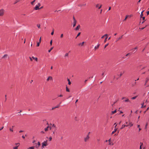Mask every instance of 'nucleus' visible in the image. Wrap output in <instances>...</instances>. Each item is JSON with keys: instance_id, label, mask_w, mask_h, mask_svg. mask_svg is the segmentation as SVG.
I'll list each match as a JSON object with an SVG mask.
<instances>
[{"instance_id": "obj_27", "label": "nucleus", "mask_w": 149, "mask_h": 149, "mask_svg": "<svg viewBox=\"0 0 149 149\" xmlns=\"http://www.w3.org/2000/svg\"><path fill=\"white\" fill-rule=\"evenodd\" d=\"M68 84L69 85H70L71 84V82H70V80L69 79H68Z\"/></svg>"}, {"instance_id": "obj_55", "label": "nucleus", "mask_w": 149, "mask_h": 149, "mask_svg": "<svg viewBox=\"0 0 149 149\" xmlns=\"http://www.w3.org/2000/svg\"><path fill=\"white\" fill-rule=\"evenodd\" d=\"M147 15H148L149 14V11L147 12Z\"/></svg>"}, {"instance_id": "obj_25", "label": "nucleus", "mask_w": 149, "mask_h": 149, "mask_svg": "<svg viewBox=\"0 0 149 149\" xmlns=\"http://www.w3.org/2000/svg\"><path fill=\"white\" fill-rule=\"evenodd\" d=\"M149 80V78L147 77L146 79V83H147V82H148V81Z\"/></svg>"}, {"instance_id": "obj_52", "label": "nucleus", "mask_w": 149, "mask_h": 149, "mask_svg": "<svg viewBox=\"0 0 149 149\" xmlns=\"http://www.w3.org/2000/svg\"><path fill=\"white\" fill-rule=\"evenodd\" d=\"M145 28V27H143V28H140L139 29H141V30H143V29H144Z\"/></svg>"}, {"instance_id": "obj_16", "label": "nucleus", "mask_w": 149, "mask_h": 149, "mask_svg": "<svg viewBox=\"0 0 149 149\" xmlns=\"http://www.w3.org/2000/svg\"><path fill=\"white\" fill-rule=\"evenodd\" d=\"M52 127L54 128H55V130H56L57 128H56V125L54 124H53V125H52Z\"/></svg>"}, {"instance_id": "obj_40", "label": "nucleus", "mask_w": 149, "mask_h": 149, "mask_svg": "<svg viewBox=\"0 0 149 149\" xmlns=\"http://www.w3.org/2000/svg\"><path fill=\"white\" fill-rule=\"evenodd\" d=\"M68 53H66L65 54V56H68Z\"/></svg>"}, {"instance_id": "obj_53", "label": "nucleus", "mask_w": 149, "mask_h": 149, "mask_svg": "<svg viewBox=\"0 0 149 149\" xmlns=\"http://www.w3.org/2000/svg\"><path fill=\"white\" fill-rule=\"evenodd\" d=\"M59 107V105H58L56 107H56V108H58Z\"/></svg>"}, {"instance_id": "obj_15", "label": "nucleus", "mask_w": 149, "mask_h": 149, "mask_svg": "<svg viewBox=\"0 0 149 149\" xmlns=\"http://www.w3.org/2000/svg\"><path fill=\"white\" fill-rule=\"evenodd\" d=\"M117 128H115L114 130L112 132V134H114L117 131Z\"/></svg>"}, {"instance_id": "obj_63", "label": "nucleus", "mask_w": 149, "mask_h": 149, "mask_svg": "<svg viewBox=\"0 0 149 149\" xmlns=\"http://www.w3.org/2000/svg\"><path fill=\"white\" fill-rule=\"evenodd\" d=\"M22 137L23 139H25V137L24 136H22Z\"/></svg>"}, {"instance_id": "obj_5", "label": "nucleus", "mask_w": 149, "mask_h": 149, "mask_svg": "<svg viewBox=\"0 0 149 149\" xmlns=\"http://www.w3.org/2000/svg\"><path fill=\"white\" fill-rule=\"evenodd\" d=\"M40 5L41 4L40 3H38V5H37L34 8V9L36 10H38L39 9V8L40 6Z\"/></svg>"}, {"instance_id": "obj_19", "label": "nucleus", "mask_w": 149, "mask_h": 149, "mask_svg": "<svg viewBox=\"0 0 149 149\" xmlns=\"http://www.w3.org/2000/svg\"><path fill=\"white\" fill-rule=\"evenodd\" d=\"M49 126H48L47 127L45 128V131L46 132L48 130V128H49Z\"/></svg>"}, {"instance_id": "obj_14", "label": "nucleus", "mask_w": 149, "mask_h": 149, "mask_svg": "<svg viewBox=\"0 0 149 149\" xmlns=\"http://www.w3.org/2000/svg\"><path fill=\"white\" fill-rule=\"evenodd\" d=\"M32 58L33 59H34L36 61H38V58H37V57H34L33 56H32Z\"/></svg>"}, {"instance_id": "obj_32", "label": "nucleus", "mask_w": 149, "mask_h": 149, "mask_svg": "<svg viewBox=\"0 0 149 149\" xmlns=\"http://www.w3.org/2000/svg\"><path fill=\"white\" fill-rule=\"evenodd\" d=\"M9 130L10 131H11V132H13V129L12 128H10V129H9Z\"/></svg>"}, {"instance_id": "obj_49", "label": "nucleus", "mask_w": 149, "mask_h": 149, "mask_svg": "<svg viewBox=\"0 0 149 149\" xmlns=\"http://www.w3.org/2000/svg\"><path fill=\"white\" fill-rule=\"evenodd\" d=\"M29 59H30V60L32 61V58L30 57H29Z\"/></svg>"}, {"instance_id": "obj_61", "label": "nucleus", "mask_w": 149, "mask_h": 149, "mask_svg": "<svg viewBox=\"0 0 149 149\" xmlns=\"http://www.w3.org/2000/svg\"><path fill=\"white\" fill-rule=\"evenodd\" d=\"M23 132V131H22V130H20L19 131V132L20 133H21V132Z\"/></svg>"}, {"instance_id": "obj_58", "label": "nucleus", "mask_w": 149, "mask_h": 149, "mask_svg": "<svg viewBox=\"0 0 149 149\" xmlns=\"http://www.w3.org/2000/svg\"><path fill=\"white\" fill-rule=\"evenodd\" d=\"M142 19L143 20H145V17H142Z\"/></svg>"}, {"instance_id": "obj_12", "label": "nucleus", "mask_w": 149, "mask_h": 149, "mask_svg": "<svg viewBox=\"0 0 149 149\" xmlns=\"http://www.w3.org/2000/svg\"><path fill=\"white\" fill-rule=\"evenodd\" d=\"M123 36V35L121 36V37H119L118 38H117V39L116 40V42H117L119 40H120L122 38Z\"/></svg>"}, {"instance_id": "obj_10", "label": "nucleus", "mask_w": 149, "mask_h": 149, "mask_svg": "<svg viewBox=\"0 0 149 149\" xmlns=\"http://www.w3.org/2000/svg\"><path fill=\"white\" fill-rule=\"evenodd\" d=\"M111 139H110L109 140H108V141H109V145H113V143H112L111 142Z\"/></svg>"}, {"instance_id": "obj_36", "label": "nucleus", "mask_w": 149, "mask_h": 149, "mask_svg": "<svg viewBox=\"0 0 149 149\" xmlns=\"http://www.w3.org/2000/svg\"><path fill=\"white\" fill-rule=\"evenodd\" d=\"M128 17V15H127L126 16V17H125V19H124V21H125L126 20Z\"/></svg>"}, {"instance_id": "obj_34", "label": "nucleus", "mask_w": 149, "mask_h": 149, "mask_svg": "<svg viewBox=\"0 0 149 149\" xmlns=\"http://www.w3.org/2000/svg\"><path fill=\"white\" fill-rule=\"evenodd\" d=\"M35 1H36V0H34L33 1H32L31 2V4L32 5H33V3L35 2Z\"/></svg>"}, {"instance_id": "obj_31", "label": "nucleus", "mask_w": 149, "mask_h": 149, "mask_svg": "<svg viewBox=\"0 0 149 149\" xmlns=\"http://www.w3.org/2000/svg\"><path fill=\"white\" fill-rule=\"evenodd\" d=\"M37 26L38 27V28H40V24H38L37 25Z\"/></svg>"}, {"instance_id": "obj_7", "label": "nucleus", "mask_w": 149, "mask_h": 149, "mask_svg": "<svg viewBox=\"0 0 149 149\" xmlns=\"http://www.w3.org/2000/svg\"><path fill=\"white\" fill-rule=\"evenodd\" d=\"M53 80L52 77L51 76H49L47 79V81H48L49 80Z\"/></svg>"}, {"instance_id": "obj_28", "label": "nucleus", "mask_w": 149, "mask_h": 149, "mask_svg": "<svg viewBox=\"0 0 149 149\" xmlns=\"http://www.w3.org/2000/svg\"><path fill=\"white\" fill-rule=\"evenodd\" d=\"M28 149H34V147L32 146L31 147H29L28 148Z\"/></svg>"}, {"instance_id": "obj_62", "label": "nucleus", "mask_w": 149, "mask_h": 149, "mask_svg": "<svg viewBox=\"0 0 149 149\" xmlns=\"http://www.w3.org/2000/svg\"><path fill=\"white\" fill-rule=\"evenodd\" d=\"M39 41H40V42H41V37H40V38Z\"/></svg>"}, {"instance_id": "obj_6", "label": "nucleus", "mask_w": 149, "mask_h": 149, "mask_svg": "<svg viewBox=\"0 0 149 149\" xmlns=\"http://www.w3.org/2000/svg\"><path fill=\"white\" fill-rule=\"evenodd\" d=\"M125 123L126 124H127V125H129V126H130V127H132L133 125L132 123L131 122H130V121H129L128 123V122H126Z\"/></svg>"}, {"instance_id": "obj_41", "label": "nucleus", "mask_w": 149, "mask_h": 149, "mask_svg": "<svg viewBox=\"0 0 149 149\" xmlns=\"http://www.w3.org/2000/svg\"><path fill=\"white\" fill-rule=\"evenodd\" d=\"M107 37L105 38V39L104 40V42H105L107 41Z\"/></svg>"}, {"instance_id": "obj_30", "label": "nucleus", "mask_w": 149, "mask_h": 149, "mask_svg": "<svg viewBox=\"0 0 149 149\" xmlns=\"http://www.w3.org/2000/svg\"><path fill=\"white\" fill-rule=\"evenodd\" d=\"M140 144H141V145H140V149H141V146H142V145H143V143H142L141 142L140 143Z\"/></svg>"}, {"instance_id": "obj_48", "label": "nucleus", "mask_w": 149, "mask_h": 149, "mask_svg": "<svg viewBox=\"0 0 149 149\" xmlns=\"http://www.w3.org/2000/svg\"><path fill=\"white\" fill-rule=\"evenodd\" d=\"M54 32L53 31H52L51 33V35H53L54 34Z\"/></svg>"}, {"instance_id": "obj_33", "label": "nucleus", "mask_w": 149, "mask_h": 149, "mask_svg": "<svg viewBox=\"0 0 149 149\" xmlns=\"http://www.w3.org/2000/svg\"><path fill=\"white\" fill-rule=\"evenodd\" d=\"M137 97V96H135L134 97H132L131 99L132 100L135 99Z\"/></svg>"}, {"instance_id": "obj_46", "label": "nucleus", "mask_w": 149, "mask_h": 149, "mask_svg": "<svg viewBox=\"0 0 149 149\" xmlns=\"http://www.w3.org/2000/svg\"><path fill=\"white\" fill-rule=\"evenodd\" d=\"M52 40H51L50 42V45H52Z\"/></svg>"}, {"instance_id": "obj_17", "label": "nucleus", "mask_w": 149, "mask_h": 149, "mask_svg": "<svg viewBox=\"0 0 149 149\" xmlns=\"http://www.w3.org/2000/svg\"><path fill=\"white\" fill-rule=\"evenodd\" d=\"M80 25H79L78 26H77V27L75 29V30H78L79 29V28H80Z\"/></svg>"}, {"instance_id": "obj_11", "label": "nucleus", "mask_w": 149, "mask_h": 149, "mask_svg": "<svg viewBox=\"0 0 149 149\" xmlns=\"http://www.w3.org/2000/svg\"><path fill=\"white\" fill-rule=\"evenodd\" d=\"M76 22H77V21H73V27H74L75 26Z\"/></svg>"}, {"instance_id": "obj_35", "label": "nucleus", "mask_w": 149, "mask_h": 149, "mask_svg": "<svg viewBox=\"0 0 149 149\" xmlns=\"http://www.w3.org/2000/svg\"><path fill=\"white\" fill-rule=\"evenodd\" d=\"M53 47H52L50 49L48 50V52H50L53 49Z\"/></svg>"}, {"instance_id": "obj_64", "label": "nucleus", "mask_w": 149, "mask_h": 149, "mask_svg": "<svg viewBox=\"0 0 149 149\" xmlns=\"http://www.w3.org/2000/svg\"><path fill=\"white\" fill-rule=\"evenodd\" d=\"M51 128H52L51 127L49 126V128H48V129H50V130H51Z\"/></svg>"}, {"instance_id": "obj_21", "label": "nucleus", "mask_w": 149, "mask_h": 149, "mask_svg": "<svg viewBox=\"0 0 149 149\" xmlns=\"http://www.w3.org/2000/svg\"><path fill=\"white\" fill-rule=\"evenodd\" d=\"M66 91L67 92H69L70 91V90H69V89L68 88L67 86H66Z\"/></svg>"}, {"instance_id": "obj_45", "label": "nucleus", "mask_w": 149, "mask_h": 149, "mask_svg": "<svg viewBox=\"0 0 149 149\" xmlns=\"http://www.w3.org/2000/svg\"><path fill=\"white\" fill-rule=\"evenodd\" d=\"M108 45H109V44H108V43H107V44H106L105 45V46H104V48H106V47H107V46Z\"/></svg>"}, {"instance_id": "obj_42", "label": "nucleus", "mask_w": 149, "mask_h": 149, "mask_svg": "<svg viewBox=\"0 0 149 149\" xmlns=\"http://www.w3.org/2000/svg\"><path fill=\"white\" fill-rule=\"evenodd\" d=\"M123 73H122V72H121L120 74V77H121Z\"/></svg>"}, {"instance_id": "obj_2", "label": "nucleus", "mask_w": 149, "mask_h": 149, "mask_svg": "<svg viewBox=\"0 0 149 149\" xmlns=\"http://www.w3.org/2000/svg\"><path fill=\"white\" fill-rule=\"evenodd\" d=\"M90 137L89 136V135H87L86 137H85L84 138V141L85 142H86L88 141Z\"/></svg>"}, {"instance_id": "obj_22", "label": "nucleus", "mask_w": 149, "mask_h": 149, "mask_svg": "<svg viewBox=\"0 0 149 149\" xmlns=\"http://www.w3.org/2000/svg\"><path fill=\"white\" fill-rule=\"evenodd\" d=\"M38 146H36V148H38V147L39 146H40V142H38Z\"/></svg>"}, {"instance_id": "obj_23", "label": "nucleus", "mask_w": 149, "mask_h": 149, "mask_svg": "<svg viewBox=\"0 0 149 149\" xmlns=\"http://www.w3.org/2000/svg\"><path fill=\"white\" fill-rule=\"evenodd\" d=\"M138 48V47H135L132 50H133V52H134V51L136 50V49H137Z\"/></svg>"}, {"instance_id": "obj_54", "label": "nucleus", "mask_w": 149, "mask_h": 149, "mask_svg": "<svg viewBox=\"0 0 149 149\" xmlns=\"http://www.w3.org/2000/svg\"><path fill=\"white\" fill-rule=\"evenodd\" d=\"M3 128V127H2L0 129V131Z\"/></svg>"}, {"instance_id": "obj_1", "label": "nucleus", "mask_w": 149, "mask_h": 149, "mask_svg": "<svg viewBox=\"0 0 149 149\" xmlns=\"http://www.w3.org/2000/svg\"><path fill=\"white\" fill-rule=\"evenodd\" d=\"M47 140L44 141V142H42V148H44L45 146H46L48 145V144L47 143Z\"/></svg>"}, {"instance_id": "obj_38", "label": "nucleus", "mask_w": 149, "mask_h": 149, "mask_svg": "<svg viewBox=\"0 0 149 149\" xmlns=\"http://www.w3.org/2000/svg\"><path fill=\"white\" fill-rule=\"evenodd\" d=\"M63 34H61V36H60V38H63Z\"/></svg>"}, {"instance_id": "obj_57", "label": "nucleus", "mask_w": 149, "mask_h": 149, "mask_svg": "<svg viewBox=\"0 0 149 149\" xmlns=\"http://www.w3.org/2000/svg\"><path fill=\"white\" fill-rule=\"evenodd\" d=\"M19 1H17L14 4L16 3L17 2H19Z\"/></svg>"}, {"instance_id": "obj_8", "label": "nucleus", "mask_w": 149, "mask_h": 149, "mask_svg": "<svg viewBox=\"0 0 149 149\" xmlns=\"http://www.w3.org/2000/svg\"><path fill=\"white\" fill-rule=\"evenodd\" d=\"M102 6L101 4L100 5L99 4H97L96 5V7L98 8V9H100L101 8Z\"/></svg>"}, {"instance_id": "obj_3", "label": "nucleus", "mask_w": 149, "mask_h": 149, "mask_svg": "<svg viewBox=\"0 0 149 149\" xmlns=\"http://www.w3.org/2000/svg\"><path fill=\"white\" fill-rule=\"evenodd\" d=\"M5 11L3 9L0 10V16H3L4 13Z\"/></svg>"}, {"instance_id": "obj_51", "label": "nucleus", "mask_w": 149, "mask_h": 149, "mask_svg": "<svg viewBox=\"0 0 149 149\" xmlns=\"http://www.w3.org/2000/svg\"><path fill=\"white\" fill-rule=\"evenodd\" d=\"M73 21H76V20L75 19V18L74 17H73Z\"/></svg>"}, {"instance_id": "obj_13", "label": "nucleus", "mask_w": 149, "mask_h": 149, "mask_svg": "<svg viewBox=\"0 0 149 149\" xmlns=\"http://www.w3.org/2000/svg\"><path fill=\"white\" fill-rule=\"evenodd\" d=\"M8 57V55L6 54L4 55L2 57L3 58H6Z\"/></svg>"}, {"instance_id": "obj_43", "label": "nucleus", "mask_w": 149, "mask_h": 149, "mask_svg": "<svg viewBox=\"0 0 149 149\" xmlns=\"http://www.w3.org/2000/svg\"><path fill=\"white\" fill-rule=\"evenodd\" d=\"M18 146H16V147H14L13 148V149H18Z\"/></svg>"}, {"instance_id": "obj_59", "label": "nucleus", "mask_w": 149, "mask_h": 149, "mask_svg": "<svg viewBox=\"0 0 149 149\" xmlns=\"http://www.w3.org/2000/svg\"><path fill=\"white\" fill-rule=\"evenodd\" d=\"M58 96L59 97H62L63 96V95H60Z\"/></svg>"}, {"instance_id": "obj_39", "label": "nucleus", "mask_w": 149, "mask_h": 149, "mask_svg": "<svg viewBox=\"0 0 149 149\" xmlns=\"http://www.w3.org/2000/svg\"><path fill=\"white\" fill-rule=\"evenodd\" d=\"M39 45H40V43H39L38 42H37V45H36V46L37 47H38L39 46Z\"/></svg>"}, {"instance_id": "obj_18", "label": "nucleus", "mask_w": 149, "mask_h": 149, "mask_svg": "<svg viewBox=\"0 0 149 149\" xmlns=\"http://www.w3.org/2000/svg\"><path fill=\"white\" fill-rule=\"evenodd\" d=\"M100 44H98L97 46H95V49H98L99 47V46H100Z\"/></svg>"}, {"instance_id": "obj_29", "label": "nucleus", "mask_w": 149, "mask_h": 149, "mask_svg": "<svg viewBox=\"0 0 149 149\" xmlns=\"http://www.w3.org/2000/svg\"><path fill=\"white\" fill-rule=\"evenodd\" d=\"M15 145L16 146H18H18H19V145H20V144H19V143H15Z\"/></svg>"}, {"instance_id": "obj_56", "label": "nucleus", "mask_w": 149, "mask_h": 149, "mask_svg": "<svg viewBox=\"0 0 149 149\" xmlns=\"http://www.w3.org/2000/svg\"><path fill=\"white\" fill-rule=\"evenodd\" d=\"M56 108V107H54L52 108V110H54V109Z\"/></svg>"}, {"instance_id": "obj_60", "label": "nucleus", "mask_w": 149, "mask_h": 149, "mask_svg": "<svg viewBox=\"0 0 149 149\" xmlns=\"http://www.w3.org/2000/svg\"><path fill=\"white\" fill-rule=\"evenodd\" d=\"M107 36H108V35L107 34H105L104 35V36H106L107 37Z\"/></svg>"}, {"instance_id": "obj_20", "label": "nucleus", "mask_w": 149, "mask_h": 149, "mask_svg": "<svg viewBox=\"0 0 149 149\" xmlns=\"http://www.w3.org/2000/svg\"><path fill=\"white\" fill-rule=\"evenodd\" d=\"M84 43V42H83L81 43H80L78 45L79 46L81 45V46H82L83 45Z\"/></svg>"}, {"instance_id": "obj_44", "label": "nucleus", "mask_w": 149, "mask_h": 149, "mask_svg": "<svg viewBox=\"0 0 149 149\" xmlns=\"http://www.w3.org/2000/svg\"><path fill=\"white\" fill-rule=\"evenodd\" d=\"M80 34H81V33L80 32L79 33H78V34L77 36V37L79 36L80 35Z\"/></svg>"}, {"instance_id": "obj_37", "label": "nucleus", "mask_w": 149, "mask_h": 149, "mask_svg": "<svg viewBox=\"0 0 149 149\" xmlns=\"http://www.w3.org/2000/svg\"><path fill=\"white\" fill-rule=\"evenodd\" d=\"M143 11L141 13V14L140 15V16H141V17H142V16H143Z\"/></svg>"}, {"instance_id": "obj_47", "label": "nucleus", "mask_w": 149, "mask_h": 149, "mask_svg": "<svg viewBox=\"0 0 149 149\" xmlns=\"http://www.w3.org/2000/svg\"><path fill=\"white\" fill-rule=\"evenodd\" d=\"M52 138L51 137H50L49 138V140L50 141H51L52 140Z\"/></svg>"}, {"instance_id": "obj_4", "label": "nucleus", "mask_w": 149, "mask_h": 149, "mask_svg": "<svg viewBox=\"0 0 149 149\" xmlns=\"http://www.w3.org/2000/svg\"><path fill=\"white\" fill-rule=\"evenodd\" d=\"M122 100H123L124 99H125V100H124L123 101L125 102H129L130 103L131 102L130 100H129V99L128 98H126L125 97H123L122 98Z\"/></svg>"}, {"instance_id": "obj_50", "label": "nucleus", "mask_w": 149, "mask_h": 149, "mask_svg": "<svg viewBox=\"0 0 149 149\" xmlns=\"http://www.w3.org/2000/svg\"><path fill=\"white\" fill-rule=\"evenodd\" d=\"M111 7H109V8L108 10V11H109V10H111Z\"/></svg>"}, {"instance_id": "obj_9", "label": "nucleus", "mask_w": 149, "mask_h": 149, "mask_svg": "<svg viewBox=\"0 0 149 149\" xmlns=\"http://www.w3.org/2000/svg\"><path fill=\"white\" fill-rule=\"evenodd\" d=\"M129 126V125H123L122 126V127L120 128V129H123V128H124V127H128Z\"/></svg>"}, {"instance_id": "obj_26", "label": "nucleus", "mask_w": 149, "mask_h": 149, "mask_svg": "<svg viewBox=\"0 0 149 149\" xmlns=\"http://www.w3.org/2000/svg\"><path fill=\"white\" fill-rule=\"evenodd\" d=\"M116 110H114L113 111H112L111 112L112 114H113L114 113H116Z\"/></svg>"}, {"instance_id": "obj_24", "label": "nucleus", "mask_w": 149, "mask_h": 149, "mask_svg": "<svg viewBox=\"0 0 149 149\" xmlns=\"http://www.w3.org/2000/svg\"><path fill=\"white\" fill-rule=\"evenodd\" d=\"M144 102H143V103H142L141 104V105H142V106L141 107V108H143V107H146V106H143V105H144Z\"/></svg>"}]
</instances>
